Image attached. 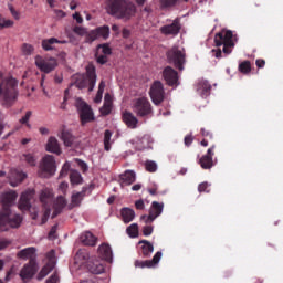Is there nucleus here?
I'll return each mask as SVG.
<instances>
[{
    "mask_svg": "<svg viewBox=\"0 0 283 283\" xmlns=\"http://www.w3.org/2000/svg\"><path fill=\"white\" fill-rule=\"evenodd\" d=\"M17 191L11 190L1 196L2 209L0 210V231L6 232L10 229H19L21 222H23V217L17 212H12V205L17 202Z\"/></svg>",
    "mask_w": 283,
    "mask_h": 283,
    "instance_id": "obj_1",
    "label": "nucleus"
},
{
    "mask_svg": "<svg viewBox=\"0 0 283 283\" xmlns=\"http://www.w3.org/2000/svg\"><path fill=\"white\" fill-rule=\"evenodd\" d=\"M17 85H19V82L12 76L2 80L0 84V101L6 107H10L17 102V97L19 96Z\"/></svg>",
    "mask_w": 283,
    "mask_h": 283,
    "instance_id": "obj_2",
    "label": "nucleus"
},
{
    "mask_svg": "<svg viewBox=\"0 0 283 283\" xmlns=\"http://www.w3.org/2000/svg\"><path fill=\"white\" fill-rule=\"evenodd\" d=\"M107 12L116 19L129 21L133 14H136V6L125 0H108Z\"/></svg>",
    "mask_w": 283,
    "mask_h": 283,
    "instance_id": "obj_3",
    "label": "nucleus"
},
{
    "mask_svg": "<svg viewBox=\"0 0 283 283\" xmlns=\"http://www.w3.org/2000/svg\"><path fill=\"white\" fill-rule=\"evenodd\" d=\"M71 85H75L77 90H85L88 87V92H94V87H96V67L94 65L86 66V75L76 74L72 77Z\"/></svg>",
    "mask_w": 283,
    "mask_h": 283,
    "instance_id": "obj_4",
    "label": "nucleus"
},
{
    "mask_svg": "<svg viewBox=\"0 0 283 283\" xmlns=\"http://www.w3.org/2000/svg\"><path fill=\"white\" fill-rule=\"evenodd\" d=\"M168 63L174 65L177 70L182 72L185 63H187V52L180 45H174L167 53Z\"/></svg>",
    "mask_w": 283,
    "mask_h": 283,
    "instance_id": "obj_5",
    "label": "nucleus"
},
{
    "mask_svg": "<svg viewBox=\"0 0 283 283\" xmlns=\"http://www.w3.org/2000/svg\"><path fill=\"white\" fill-rule=\"evenodd\" d=\"M214 43L217 48L223 46V54H231V48H235V36L232 31L219 32L214 36Z\"/></svg>",
    "mask_w": 283,
    "mask_h": 283,
    "instance_id": "obj_6",
    "label": "nucleus"
},
{
    "mask_svg": "<svg viewBox=\"0 0 283 283\" xmlns=\"http://www.w3.org/2000/svg\"><path fill=\"white\" fill-rule=\"evenodd\" d=\"M75 107L77 109V114L83 126L87 125V123L96 120L92 106L86 104L85 101H83L81 97L75 98Z\"/></svg>",
    "mask_w": 283,
    "mask_h": 283,
    "instance_id": "obj_7",
    "label": "nucleus"
},
{
    "mask_svg": "<svg viewBox=\"0 0 283 283\" xmlns=\"http://www.w3.org/2000/svg\"><path fill=\"white\" fill-rule=\"evenodd\" d=\"M133 112L139 118H149L154 115V108H151V103L147 97H139L133 103Z\"/></svg>",
    "mask_w": 283,
    "mask_h": 283,
    "instance_id": "obj_8",
    "label": "nucleus"
},
{
    "mask_svg": "<svg viewBox=\"0 0 283 283\" xmlns=\"http://www.w3.org/2000/svg\"><path fill=\"white\" fill-rule=\"evenodd\" d=\"M54 174H56V160L54 156L46 155L43 157L40 165V177L50 178V176H54Z\"/></svg>",
    "mask_w": 283,
    "mask_h": 283,
    "instance_id": "obj_9",
    "label": "nucleus"
},
{
    "mask_svg": "<svg viewBox=\"0 0 283 283\" xmlns=\"http://www.w3.org/2000/svg\"><path fill=\"white\" fill-rule=\"evenodd\" d=\"M165 209L164 202L153 201L149 208V214H143L140 217V221L145 224H151L156 218L163 216V211Z\"/></svg>",
    "mask_w": 283,
    "mask_h": 283,
    "instance_id": "obj_10",
    "label": "nucleus"
},
{
    "mask_svg": "<svg viewBox=\"0 0 283 283\" xmlns=\"http://www.w3.org/2000/svg\"><path fill=\"white\" fill-rule=\"evenodd\" d=\"M46 264L41 269L39 272L36 280L41 282V280H44V277H48L52 271H54V268L56 266V252L54 250H51L46 253Z\"/></svg>",
    "mask_w": 283,
    "mask_h": 283,
    "instance_id": "obj_11",
    "label": "nucleus"
},
{
    "mask_svg": "<svg viewBox=\"0 0 283 283\" xmlns=\"http://www.w3.org/2000/svg\"><path fill=\"white\" fill-rule=\"evenodd\" d=\"M57 65H59V62H56V59L54 57H50V59H43L41 56L35 57V67H38V70H40V72H43L44 74H50V72H54Z\"/></svg>",
    "mask_w": 283,
    "mask_h": 283,
    "instance_id": "obj_12",
    "label": "nucleus"
},
{
    "mask_svg": "<svg viewBox=\"0 0 283 283\" xmlns=\"http://www.w3.org/2000/svg\"><path fill=\"white\" fill-rule=\"evenodd\" d=\"M40 201L42 205H44V212L42 216L41 224H45L48 222V219L50 218L51 209H50V202H52V190L44 189L40 193Z\"/></svg>",
    "mask_w": 283,
    "mask_h": 283,
    "instance_id": "obj_13",
    "label": "nucleus"
},
{
    "mask_svg": "<svg viewBox=\"0 0 283 283\" xmlns=\"http://www.w3.org/2000/svg\"><path fill=\"white\" fill-rule=\"evenodd\" d=\"M98 39H109V28L107 25L86 31V43H94Z\"/></svg>",
    "mask_w": 283,
    "mask_h": 283,
    "instance_id": "obj_14",
    "label": "nucleus"
},
{
    "mask_svg": "<svg viewBox=\"0 0 283 283\" xmlns=\"http://www.w3.org/2000/svg\"><path fill=\"white\" fill-rule=\"evenodd\" d=\"M149 94L154 105H160V103L165 101V87L163 86V82H155L150 87Z\"/></svg>",
    "mask_w": 283,
    "mask_h": 283,
    "instance_id": "obj_15",
    "label": "nucleus"
},
{
    "mask_svg": "<svg viewBox=\"0 0 283 283\" xmlns=\"http://www.w3.org/2000/svg\"><path fill=\"white\" fill-rule=\"evenodd\" d=\"M180 30H182V24L180 23V19L176 18L171 23L160 27L159 32H161L164 36H178Z\"/></svg>",
    "mask_w": 283,
    "mask_h": 283,
    "instance_id": "obj_16",
    "label": "nucleus"
},
{
    "mask_svg": "<svg viewBox=\"0 0 283 283\" xmlns=\"http://www.w3.org/2000/svg\"><path fill=\"white\" fill-rule=\"evenodd\" d=\"M163 78L170 87H178V85H180L178 72L174 70L171 66H166L164 69Z\"/></svg>",
    "mask_w": 283,
    "mask_h": 283,
    "instance_id": "obj_17",
    "label": "nucleus"
},
{
    "mask_svg": "<svg viewBox=\"0 0 283 283\" xmlns=\"http://www.w3.org/2000/svg\"><path fill=\"white\" fill-rule=\"evenodd\" d=\"M34 198V190L29 189L21 193L20 200H19V209L21 211H28L32 207V203H30V200Z\"/></svg>",
    "mask_w": 283,
    "mask_h": 283,
    "instance_id": "obj_18",
    "label": "nucleus"
},
{
    "mask_svg": "<svg viewBox=\"0 0 283 283\" xmlns=\"http://www.w3.org/2000/svg\"><path fill=\"white\" fill-rule=\"evenodd\" d=\"M25 178H28V175H25V172L15 168H12L10 170L9 180L11 187H19V185H21L23 180H25Z\"/></svg>",
    "mask_w": 283,
    "mask_h": 283,
    "instance_id": "obj_19",
    "label": "nucleus"
},
{
    "mask_svg": "<svg viewBox=\"0 0 283 283\" xmlns=\"http://www.w3.org/2000/svg\"><path fill=\"white\" fill-rule=\"evenodd\" d=\"M163 258V252H156L151 260L136 261L135 266L138 269H154Z\"/></svg>",
    "mask_w": 283,
    "mask_h": 283,
    "instance_id": "obj_20",
    "label": "nucleus"
},
{
    "mask_svg": "<svg viewBox=\"0 0 283 283\" xmlns=\"http://www.w3.org/2000/svg\"><path fill=\"white\" fill-rule=\"evenodd\" d=\"M195 87L201 98H207L211 94V84L207 80H198Z\"/></svg>",
    "mask_w": 283,
    "mask_h": 283,
    "instance_id": "obj_21",
    "label": "nucleus"
},
{
    "mask_svg": "<svg viewBox=\"0 0 283 283\" xmlns=\"http://www.w3.org/2000/svg\"><path fill=\"white\" fill-rule=\"evenodd\" d=\"M98 256L105 262H112L114 260V252H112V247L107 243H102L97 250Z\"/></svg>",
    "mask_w": 283,
    "mask_h": 283,
    "instance_id": "obj_22",
    "label": "nucleus"
},
{
    "mask_svg": "<svg viewBox=\"0 0 283 283\" xmlns=\"http://www.w3.org/2000/svg\"><path fill=\"white\" fill-rule=\"evenodd\" d=\"M45 150L49 151L50 154H55L56 156H61V144H59V139L56 137H49L46 145H45Z\"/></svg>",
    "mask_w": 283,
    "mask_h": 283,
    "instance_id": "obj_23",
    "label": "nucleus"
},
{
    "mask_svg": "<svg viewBox=\"0 0 283 283\" xmlns=\"http://www.w3.org/2000/svg\"><path fill=\"white\" fill-rule=\"evenodd\" d=\"M199 164L202 169H211L213 167V146L200 158Z\"/></svg>",
    "mask_w": 283,
    "mask_h": 283,
    "instance_id": "obj_24",
    "label": "nucleus"
},
{
    "mask_svg": "<svg viewBox=\"0 0 283 283\" xmlns=\"http://www.w3.org/2000/svg\"><path fill=\"white\" fill-rule=\"evenodd\" d=\"M34 273H36L34 265H32V263H27L20 271V277L22 282H25L27 280H32V277H34Z\"/></svg>",
    "mask_w": 283,
    "mask_h": 283,
    "instance_id": "obj_25",
    "label": "nucleus"
},
{
    "mask_svg": "<svg viewBox=\"0 0 283 283\" xmlns=\"http://www.w3.org/2000/svg\"><path fill=\"white\" fill-rule=\"evenodd\" d=\"M122 118L125 123V125H127V127H129V129H136V127H138V118L136 116H134V114L129 111H124Z\"/></svg>",
    "mask_w": 283,
    "mask_h": 283,
    "instance_id": "obj_26",
    "label": "nucleus"
},
{
    "mask_svg": "<svg viewBox=\"0 0 283 283\" xmlns=\"http://www.w3.org/2000/svg\"><path fill=\"white\" fill-rule=\"evenodd\" d=\"M114 108V103L112 102V95L109 93L104 96V104L99 108V114L102 116H109L112 114V109Z\"/></svg>",
    "mask_w": 283,
    "mask_h": 283,
    "instance_id": "obj_27",
    "label": "nucleus"
},
{
    "mask_svg": "<svg viewBox=\"0 0 283 283\" xmlns=\"http://www.w3.org/2000/svg\"><path fill=\"white\" fill-rule=\"evenodd\" d=\"M17 255L20 260H34V258H36V248L30 247L22 249Z\"/></svg>",
    "mask_w": 283,
    "mask_h": 283,
    "instance_id": "obj_28",
    "label": "nucleus"
},
{
    "mask_svg": "<svg viewBox=\"0 0 283 283\" xmlns=\"http://www.w3.org/2000/svg\"><path fill=\"white\" fill-rule=\"evenodd\" d=\"M60 138L64 143L65 147H72V145H74V135H72V130L67 128H63L61 130Z\"/></svg>",
    "mask_w": 283,
    "mask_h": 283,
    "instance_id": "obj_29",
    "label": "nucleus"
},
{
    "mask_svg": "<svg viewBox=\"0 0 283 283\" xmlns=\"http://www.w3.org/2000/svg\"><path fill=\"white\" fill-rule=\"evenodd\" d=\"M119 178L122 185H134L136 182V172L134 170H126Z\"/></svg>",
    "mask_w": 283,
    "mask_h": 283,
    "instance_id": "obj_30",
    "label": "nucleus"
},
{
    "mask_svg": "<svg viewBox=\"0 0 283 283\" xmlns=\"http://www.w3.org/2000/svg\"><path fill=\"white\" fill-rule=\"evenodd\" d=\"M82 244L85 247H96L97 238L92 232H84L80 237Z\"/></svg>",
    "mask_w": 283,
    "mask_h": 283,
    "instance_id": "obj_31",
    "label": "nucleus"
},
{
    "mask_svg": "<svg viewBox=\"0 0 283 283\" xmlns=\"http://www.w3.org/2000/svg\"><path fill=\"white\" fill-rule=\"evenodd\" d=\"M120 216L123 222L129 224V222H133L134 218H136V212L132 208H122Z\"/></svg>",
    "mask_w": 283,
    "mask_h": 283,
    "instance_id": "obj_32",
    "label": "nucleus"
},
{
    "mask_svg": "<svg viewBox=\"0 0 283 283\" xmlns=\"http://www.w3.org/2000/svg\"><path fill=\"white\" fill-rule=\"evenodd\" d=\"M66 205H67V200H65V197L63 196L57 197L54 203V212L52 214V218H56V216H59V213H61V211L65 209Z\"/></svg>",
    "mask_w": 283,
    "mask_h": 283,
    "instance_id": "obj_33",
    "label": "nucleus"
},
{
    "mask_svg": "<svg viewBox=\"0 0 283 283\" xmlns=\"http://www.w3.org/2000/svg\"><path fill=\"white\" fill-rule=\"evenodd\" d=\"M138 244H143L142 253H143L144 258H149V255H151L154 253V244H151V242H149L147 240H142L138 242Z\"/></svg>",
    "mask_w": 283,
    "mask_h": 283,
    "instance_id": "obj_34",
    "label": "nucleus"
},
{
    "mask_svg": "<svg viewBox=\"0 0 283 283\" xmlns=\"http://www.w3.org/2000/svg\"><path fill=\"white\" fill-rule=\"evenodd\" d=\"M20 160L22 163H27V165H29L30 167H36V156H34V154L32 153H24L22 154V156L20 157Z\"/></svg>",
    "mask_w": 283,
    "mask_h": 283,
    "instance_id": "obj_35",
    "label": "nucleus"
},
{
    "mask_svg": "<svg viewBox=\"0 0 283 283\" xmlns=\"http://www.w3.org/2000/svg\"><path fill=\"white\" fill-rule=\"evenodd\" d=\"M84 198H85V190L73 193L71 197V207H81V202H83Z\"/></svg>",
    "mask_w": 283,
    "mask_h": 283,
    "instance_id": "obj_36",
    "label": "nucleus"
},
{
    "mask_svg": "<svg viewBox=\"0 0 283 283\" xmlns=\"http://www.w3.org/2000/svg\"><path fill=\"white\" fill-rule=\"evenodd\" d=\"M88 270L94 274V275H101V273H105V265L101 262H94V263H88Z\"/></svg>",
    "mask_w": 283,
    "mask_h": 283,
    "instance_id": "obj_37",
    "label": "nucleus"
},
{
    "mask_svg": "<svg viewBox=\"0 0 283 283\" xmlns=\"http://www.w3.org/2000/svg\"><path fill=\"white\" fill-rule=\"evenodd\" d=\"M75 260L81 264H85V262L90 260V252H87V250L85 249L78 250L77 253L75 254Z\"/></svg>",
    "mask_w": 283,
    "mask_h": 283,
    "instance_id": "obj_38",
    "label": "nucleus"
},
{
    "mask_svg": "<svg viewBox=\"0 0 283 283\" xmlns=\"http://www.w3.org/2000/svg\"><path fill=\"white\" fill-rule=\"evenodd\" d=\"M55 43H59V39L56 38H50L46 40H42V48L43 50H45V52H50V50H54V45Z\"/></svg>",
    "mask_w": 283,
    "mask_h": 283,
    "instance_id": "obj_39",
    "label": "nucleus"
},
{
    "mask_svg": "<svg viewBox=\"0 0 283 283\" xmlns=\"http://www.w3.org/2000/svg\"><path fill=\"white\" fill-rule=\"evenodd\" d=\"M70 180L71 185H81V182H83V176H81L78 170H72L70 174Z\"/></svg>",
    "mask_w": 283,
    "mask_h": 283,
    "instance_id": "obj_40",
    "label": "nucleus"
},
{
    "mask_svg": "<svg viewBox=\"0 0 283 283\" xmlns=\"http://www.w3.org/2000/svg\"><path fill=\"white\" fill-rule=\"evenodd\" d=\"M30 118H32V111H27L24 116L19 119L20 125H25L28 129H32V124H30Z\"/></svg>",
    "mask_w": 283,
    "mask_h": 283,
    "instance_id": "obj_41",
    "label": "nucleus"
},
{
    "mask_svg": "<svg viewBox=\"0 0 283 283\" xmlns=\"http://www.w3.org/2000/svg\"><path fill=\"white\" fill-rule=\"evenodd\" d=\"M112 130H105L104 133V149L105 151H109L112 149Z\"/></svg>",
    "mask_w": 283,
    "mask_h": 283,
    "instance_id": "obj_42",
    "label": "nucleus"
},
{
    "mask_svg": "<svg viewBox=\"0 0 283 283\" xmlns=\"http://www.w3.org/2000/svg\"><path fill=\"white\" fill-rule=\"evenodd\" d=\"M145 169L149 174H156V171H158V164H156V161H154V160H146Z\"/></svg>",
    "mask_w": 283,
    "mask_h": 283,
    "instance_id": "obj_43",
    "label": "nucleus"
},
{
    "mask_svg": "<svg viewBox=\"0 0 283 283\" xmlns=\"http://www.w3.org/2000/svg\"><path fill=\"white\" fill-rule=\"evenodd\" d=\"M126 233L129 238H138V223H132L127 229Z\"/></svg>",
    "mask_w": 283,
    "mask_h": 283,
    "instance_id": "obj_44",
    "label": "nucleus"
},
{
    "mask_svg": "<svg viewBox=\"0 0 283 283\" xmlns=\"http://www.w3.org/2000/svg\"><path fill=\"white\" fill-rule=\"evenodd\" d=\"M97 54L109 56L112 54V48H109V44H99L97 45Z\"/></svg>",
    "mask_w": 283,
    "mask_h": 283,
    "instance_id": "obj_45",
    "label": "nucleus"
},
{
    "mask_svg": "<svg viewBox=\"0 0 283 283\" xmlns=\"http://www.w3.org/2000/svg\"><path fill=\"white\" fill-rule=\"evenodd\" d=\"M104 92H105V83L102 81L98 85V91L94 98V103H101V101H103Z\"/></svg>",
    "mask_w": 283,
    "mask_h": 283,
    "instance_id": "obj_46",
    "label": "nucleus"
},
{
    "mask_svg": "<svg viewBox=\"0 0 283 283\" xmlns=\"http://www.w3.org/2000/svg\"><path fill=\"white\" fill-rule=\"evenodd\" d=\"M17 275V271H14V266H12L9 271H7L4 280L0 279V283H8L12 277Z\"/></svg>",
    "mask_w": 283,
    "mask_h": 283,
    "instance_id": "obj_47",
    "label": "nucleus"
},
{
    "mask_svg": "<svg viewBox=\"0 0 283 283\" xmlns=\"http://www.w3.org/2000/svg\"><path fill=\"white\" fill-rule=\"evenodd\" d=\"M239 70L242 72V74H249L251 72V62L244 61L239 65Z\"/></svg>",
    "mask_w": 283,
    "mask_h": 283,
    "instance_id": "obj_48",
    "label": "nucleus"
},
{
    "mask_svg": "<svg viewBox=\"0 0 283 283\" xmlns=\"http://www.w3.org/2000/svg\"><path fill=\"white\" fill-rule=\"evenodd\" d=\"M180 0H159L161 8H174Z\"/></svg>",
    "mask_w": 283,
    "mask_h": 283,
    "instance_id": "obj_49",
    "label": "nucleus"
},
{
    "mask_svg": "<svg viewBox=\"0 0 283 283\" xmlns=\"http://www.w3.org/2000/svg\"><path fill=\"white\" fill-rule=\"evenodd\" d=\"M14 25V21L8 20L6 18L0 19V29L3 30L6 28H12Z\"/></svg>",
    "mask_w": 283,
    "mask_h": 283,
    "instance_id": "obj_50",
    "label": "nucleus"
},
{
    "mask_svg": "<svg viewBox=\"0 0 283 283\" xmlns=\"http://www.w3.org/2000/svg\"><path fill=\"white\" fill-rule=\"evenodd\" d=\"M32 52H34V46H32V44L24 43L22 45V53L25 56H30L32 54Z\"/></svg>",
    "mask_w": 283,
    "mask_h": 283,
    "instance_id": "obj_51",
    "label": "nucleus"
},
{
    "mask_svg": "<svg viewBox=\"0 0 283 283\" xmlns=\"http://www.w3.org/2000/svg\"><path fill=\"white\" fill-rule=\"evenodd\" d=\"M56 231H59V224H54V226L51 228V230H50V232H49V234H48V238H49L50 240H56V238H59V235L56 234Z\"/></svg>",
    "mask_w": 283,
    "mask_h": 283,
    "instance_id": "obj_52",
    "label": "nucleus"
},
{
    "mask_svg": "<svg viewBox=\"0 0 283 283\" xmlns=\"http://www.w3.org/2000/svg\"><path fill=\"white\" fill-rule=\"evenodd\" d=\"M73 32L78 36H87V29L83 27L73 28Z\"/></svg>",
    "mask_w": 283,
    "mask_h": 283,
    "instance_id": "obj_53",
    "label": "nucleus"
},
{
    "mask_svg": "<svg viewBox=\"0 0 283 283\" xmlns=\"http://www.w3.org/2000/svg\"><path fill=\"white\" fill-rule=\"evenodd\" d=\"M70 161H66L63 166L62 169L60 171V178H65V176H67L69 171H70Z\"/></svg>",
    "mask_w": 283,
    "mask_h": 283,
    "instance_id": "obj_54",
    "label": "nucleus"
},
{
    "mask_svg": "<svg viewBox=\"0 0 283 283\" xmlns=\"http://www.w3.org/2000/svg\"><path fill=\"white\" fill-rule=\"evenodd\" d=\"M8 9L10 11V13L12 14L13 19H15V21H19V19H21V13H19V11L14 10V7L11 3L8 4Z\"/></svg>",
    "mask_w": 283,
    "mask_h": 283,
    "instance_id": "obj_55",
    "label": "nucleus"
},
{
    "mask_svg": "<svg viewBox=\"0 0 283 283\" xmlns=\"http://www.w3.org/2000/svg\"><path fill=\"white\" fill-rule=\"evenodd\" d=\"M209 187H211V185L209 184V182H207V181H205V182H201L199 186H198V191H199V193H202V192H205L206 191V193H209Z\"/></svg>",
    "mask_w": 283,
    "mask_h": 283,
    "instance_id": "obj_56",
    "label": "nucleus"
},
{
    "mask_svg": "<svg viewBox=\"0 0 283 283\" xmlns=\"http://www.w3.org/2000/svg\"><path fill=\"white\" fill-rule=\"evenodd\" d=\"M96 56V61L97 63H99V65H105V63H107V55H103V54H98V52H96L95 54Z\"/></svg>",
    "mask_w": 283,
    "mask_h": 283,
    "instance_id": "obj_57",
    "label": "nucleus"
},
{
    "mask_svg": "<svg viewBox=\"0 0 283 283\" xmlns=\"http://www.w3.org/2000/svg\"><path fill=\"white\" fill-rule=\"evenodd\" d=\"M154 233V226H144L143 227V235L148 238V235H151Z\"/></svg>",
    "mask_w": 283,
    "mask_h": 283,
    "instance_id": "obj_58",
    "label": "nucleus"
},
{
    "mask_svg": "<svg viewBox=\"0 0 283 283\" xmlns=\"http://www.w3.org/2000/svg\"><path fill=\"white\" fill-rule=\"evenodd\" d=\"M135 207L139 211H143V209H145V201L143 199L135 201Z\"/></svg>",
    "mask_w": 283,
    "mask_h": 283,
    "instance_id": "obj_59",
    "label": "nucleus"
},
{
    "mask_svg": "<svg viewBox=\"0 0 283 283\" xmlns=\"http://www.w3.org/2000/svg\"><path fill=\"white\" fill-rule=\"evenodd\" d=\"M69 94H70V88H66L64 92L63 103L61 104V109H65V103H67V99L70 98Z\"/></svg>",
    "mask_w": 283,
    "mask_h": 283,
    "instance_id": "obj_60",
    "label": "nucleus"
},
{
    "mask_svg": "<svg viewBox=\"0 0 283 283\" xmlns=\"http://www.w3.org/2000/svg\"><path fill=\"white\" fill-rule=\"evenodd\" d=\"M75 160H76L78 167H81V169H82L83 171H87L88 167H87V164H86L85 161H83V160H81V159H75Z\"/></svg>",
    "mask_w": 283,
    "mask_h": 283,
    "instance_id": "obj_61",
    "label": "nucleus"
},
{
    "mask_svg": "<svg viewBox=\"0 0 283 283\" xmlns=\"http://www.w3.org/2000/svg\"><path fill=\"white\" fill-rule=\"evenodd\" d=\"M122 36H123V39H129V36H132V30L124 28L122 30Z\"/></svg>",
    "mask_w": 283,
    "mask_h": 283,
    "instance_id": "obj_62",
    "label": "nucleus"
},
{
    "mask_svg": "<svg viewBox=\"0 0 283 283\" xmlns=\"http://www.w3.org/2000/svg\"><path fill=\"white\" fill-rule=\"evenodd\" d=\"M186 147H190L191 143H193V137L191 135H187L184 139Z\"/></svg>",
    "mask_w": 283,
    "mask_h": 283,
    "instance_id": "obj_63",
    "label": "nucleus"
},
{
    "mask_svg": "<svg viewBox=\"0 0 283 283\" xmlns=\"http://www.w3.org/2000/svg\"><path fill=\"white\" fill-rule=\"evenodd\" d=\"M46 283H59V274H52L51 277L46 281Z\"/></svg>",
    "mask_w": 283,
    "mask_h": 283,
    "instance_id": "obj_64",
    "label": "nucleus"
}]
</instances>
